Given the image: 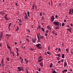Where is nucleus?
<instances>
[{
  "label": "nucleus",
  "mask_w": 73,
  "mask_h": 73,
  "mask_svg": "<svg viewBox=\"0 0 73 73\" xmlns=\"http://www.w3.org/2000/svg\"><path fill=\"white\" fill-rule=\"evenodd\" d=\"M35 3H33L32 6V8L31 9L32 10H35V11H37V6H36L35 5Z\"/></svg>",
  "instance_id": "f257e3e1"
},
{
  "label": "nucleus",
  "mask_w": 73,
  "mask_h": 73,
  "mask_svg": "<svg viewBox=\"0 0 73 73\" xmlns=\"http://www.w3.org/2000/svg\"><path fill=\"white\" fill-rule=\"evenodd\" d=\"M18 69V71H24V68L22 67H17Z\"/></svg>",
  "instance_id": "f03ea898"
},
{
  "label": "nucleus",
  "mask_w": 73,
  "mask_h": 73,
  "mask_svg": "<svg viewBox=\"0 0 73 73\" xmlns=\"http://www.w3.org/2000/svg\"><path fill=\"white\" fill-rule=\"evenodd\" d=\"M41 45V44L40 43H39L36 44V46L38 49H41L42 48L41 46H40Z\"/></svg>",
  "instance_id": "7ed1b4c3"
},
{
  "label": "nucleus",
  "mask_w": 73,
  "mask_h": 73,
  "mask_svg": "<svg viewBox=\"0 0 73 73\" xmlns=\"http://www.w3.org/2000/svg\"><path fill=\"white\" fill-rule=\"evenodd\" d=\"M72 13H73V9H71L69 10V15H72Z\"/></svg>",
  "instance_id": "20e7f679"
},
{
  "label": "nucleus",
  "mask_w": 73,
  "mask_h": 73,
  "mask_svg": "<svg viewBox=\"0 0 73 73\" xmlns=\"http://www.w3.org/2000/svg\"><path fill=\"white\" fill-rule=\"evenodd\" d=\"M53 23L54 25H57V26H59V25H60V23L58 21L54 22Z\"/></svg>",
  "instance_id": "39448f33"
},
{
  "label": "nucleus",
  "mask_w": 73,
  "mask_h": 73,
  "mask_svg": "<svg viewBox=\"0 0 73 73\" xmlns=\"http://www.w3.org/2000/svg\"><path fill=\"white\" fill-rule=\"evenodd\" d=\"M54 20V17L53 16H51V22H53V21Z\"/></svg>",
  "instance_id": "423d86ee"
},
{
  "label": "nucleus",
  "mask_w": 73,
  "mask_h": 73,
  "mask_svg": "<svg viewBox=\"0 0 73 73\" xmlns=\"http://www.w3.org/2000/svg\"><path fill=\"white\" fill-rule=\"evenodd\" d=\"M25 16L24 17V19L25 20H27V19H28V16H27V14L26 13H25Z\"/></svg>",
  "instance_id": "0eeeda50"
},
{
  "label": "nucleus",
  "mask_w": 73,
  "mask_h": 73,
  "mask_svg": "<svg viewBox=\"0 0 73 73\" xmlns=\"http://www.w3.org/2000/svg\"><path fill=\"white\" fill-rule=\"evenodd\" d=\"M25 61L26 62V64H28V63L29 62H28L29 61L28 60H27V58H25Z\"/></svg>",
  "instance_id": "6e6552de"
},
{
  "label": "nucleus",
  "mask_w": 73,
  "mask_h": 73,
  "mask_svg": "<svg viewBox=\"0 0 73 73\" xmlns=\"http://www.w3.org/2000/svg\"><path fill=\"white\" fill-rule=\"evenodd\" d=\"M32 42H33L34 43H35V42H36V38H35L33 39Z\"/></svg>",
  "instance_id": "1a4fd4ad"
},
{
  "label": "nucleus",
  "mask_w": 73,
  "mask_h": 73,
  "mask_svg": "<svg viewBox=\"0 0 73 73\" xmlns=\"http://www.w3.org/2000/svg\"><path fill=\"white\" fill-rule=\"evenodd\" d=\"M10 53L11 54H13V56H15V53H14V52L10 51Z\"/></svg>",
  "instance_id": "9d476101"
},
{
  "label": "nucleus",
  "mask_w": 73,
  "mask_h": 73,
  "mask_svg": "<svg viewBox=\"0 0 73 73\" xmlns=\"http://www.w3.org/2000/svg\"><path fill=\"white\" fill-rule=\"evenodd\" d=\"M38 34H37V37L38 39V41H39V37L38 36H40V35L39 33H38Z\"/></svg>",
  "instance_id": "9b49d317"
},
{
  "label": "nucleus",
  "mask_w": 73,
  "mask_h": 73,
  "mask_svg": "<svg viewBox=\"0 0 73 73\" xmlns=\"http://www.w3.org/2000/svg\"><path fill=\"white\" fill-rule=\"evenodd\" d=\"M4 18L5 20H9V19L7 17V15L5 16L4 17Z\"/></svg>",
  "instance_id": "f8f14e48"
},
{
  "label": "nucleus",
  "mask_w": 73,
  "mask_h": 73,
  "mask_svg": "<svg viewBox=\"0 0 73 73\" xmlns=\"http://www.w3.org/2000/svg\"><path fill=\"white\" fill-rule=\"evenodd\" d=\"M39 64H40L41 66H42V67L43 66V62H41L39 63Z\"/></svg>",
  "instance_id": "ddd939ff"
},
{
  "label": "nucleus",
  "mask_w": 73,
  "mask_h": 73,
  "mask_svg": "<svg viewBox=\"0 0 73 73\" xmlns=\"http://www.w3.org/2000/svg\"><path fill=\"white\" fill-rule=\"evenodd\" d=\"M47 28L48 29V30H50V26L48 25L47 26Z\"/></svg>",
  "instance_id": "4468645a"
},
{
  "label": "nucleus",
  "mask_w": 73,
  "mask_h": 73,
  "mask_svg": "<svg viewBox=\"0 0 73 73\" xmlns=\"http://www.w3.org/2000/svg\"><path fill=\"white\" fill-rule=\"evenodd\" d=\"M39 38L40 39H42V38H44V36L42 35L41 36L39 37Z\"/></svg>",
  "instance_id": "2eb2a0df"
},
{
  "label": "nucleus",
  "mask_w": 73,
  "mask_h": 73,
  "mask_svg": "<svg viewBox=\"0 0 73 73\" xmlns=\"http://www.w3.org/2000/svg\"><path fill=\"white\" fill-rule=\"evenodd\" d=\"M37 29H41V27L40 26H38Z\"/></svg>",
  "instance_id": "dca6fc26"
},
{
  "label": "nucleus",
  "mask_w": 73,
  "mask_h": 73,
  "mask_svg": "<svg viewBox=\"0 0 73 73\" xmlns=\"http://www.w3.org/2000/svg\"><path fill=\"white\" fill-rule=\"evenodd\" d=\"M56 56H57L58 57H61V56H60V55L59 54H56Z\"/></svg>",
  "instance_id": "f3484780"
},
{
  "label": "nucleus",
  "mask_w": 73,
  "mask_h": 73,
  "mask_svg": "<svg viewBox=\"0 0 73 73\" xmlns=\"http://www.w3.org/2000/svg\"><path fill=\"white\" fill-rule=\"evenodd\" d=\"M67 70L66 69H65L63 71H62V72L63 73H64V72H67Z\"/></svg>",
  "instance_id": "a211bd4d"
},
{
  "label": "nucleus",
  "mask_w": 73,
  "mask_h": 73,
  "mask_svg": "<svg viewBox=\"0 0 73 73\" xmlns=\"http://www.w3.org/2000/svg\"><path fill=\"white\" fill-rule=\"evenodd\" d=\"M65 56V55H64V54H62V58H65V57H64Z\"/></svg>",
  "instance_id": "6ab92c4d"
},
{
  "label": "nucleus",
  "mask_w": 73,
  "mask_h": 73,
  "mask_svg": "<svg viewBox=\"0 0 73 73\" xmlns=\"http://www.w3.org/2000/svg\"><path fill=\"white\" fill-rule=\"evenodd\" d=\"M27 15H28V17H30V13H29V12L28 11H27Z\"/></svg>",
  "instance_id": "aec40b11"
},
{
  "label": "nucleus",
  "mask_w": 73,
  "mask_h": 73,
  "mask_svg": "<svg viewBox=\"0 0 73 73\" xmlns=\"http://www.w3.org/2000/svg\"><path fill=\"white\" fill-rule=\"evenodd\" d=\"M64 67H65V66H66L67 65V63L65 62L64 63Z\"/></svg>",
  "instance_id": "412c9836"
},
{
  "label": "nucleus",
  "mask_w": 73,
  "mask_h": 73,
  "mask_svg": "<svg viewBox=\"0 0 73 73\" xmlns=\"http://www.w3.org/2000/svg\"><path fill=\"white\" fill-rule=\"evenodd\" d=\"M7 47L9 49H11V47H10V46H9L8 45L7 46Z\"/></svg>",
  "instance_id": "4be33fe9"
},
{
  "label": "nucleus",
  "mask_w": 73,
  "mask_h": 73,
  "mask_svg": "<svg viewBox=\"0 0 73 73\" xmlns=\"http://www.w3.org/2000/svg\"><path fill=\"white\" fill-rule=\"evenodd\" d=\"M65 25V23H63L62 24V27H64V25Z\"/></svg>",
  "instance_id": "5701e85b"
},
{
  "label": "nucleus",
  "mask_w": 73,
  "mask_h": 73,
  "mask_svg": "<svg viewBox=\"0 0 73 73\" xmlns=\"http://www.w3.org/2000/svg\"><path fill=\"white\" fill-rule=\"evenodd\" d=\"M42 60H43V59H40V60H38V61L39 62H41V61H42Z\"/></svg>",
  "instance_id": "b1692460"
},
{
  "label": "nucleus",
  "mask_w": 73,
  "mask_h": 73,
  "mask_svg": "<svg viewBox=\"0 0 73 73\" xmlns=\"http://www.w3.org/2000/svg\"><path fill=\"white\" fill-rule=\"evenodd\" d=\"M41 30L42 31H43V32H44V29L42 27L41 28Z\"/></svg>",
  "instance_id": "393cba45"
},
{
  "label": "nucleus",
  "mask_w": 73,
  "mask_h": 73,
  "mask_svg": "<svg viewBox=\"0 0 73 73\" xmlns=\"http://www.w3.org/2000/svg\"><path fill=\"white\" fill-rule=\"evenodd\" d=\"M3 61H2L1 62V64H2V66H4V63H3Z\"/></svg>",
  "instance_id": "a878e982"
},
{
  "label": "nucleus",
  "mask_w": 73,
  "mask_h": 73,
  "mask_svg": "<svg viewBox=\"0 0 73 73\" xmlns=\"http://www.w3.org/2000/svg\"><path fill=\"white\" fill-rule=\"evenodd\" d=\"M19 26H18L17 27V28L15 30L16 31H17L18 30H19Z\"/></svg>",
  "instance_id": "bb28decb"
},
{
  "label": "nucleus",
  "mask_w": 73,
  "mask_h": 73,
  "mask_svg": "<svg viewBox=\"0 0 73 73\" xmlns=\"http://www.w3.org/2000/svg\"><path fill=\"white\" fill-rule=\"evenodd\" d=\"M29 50H34V49L32 48H30Z\"/></svg>",
  "instance_id": "cd10ccee"
},
{
  "label": "nucleus",
  "mask_w": 73,
  "mask_h": 73,
  "mask_svg": "<svg viewBox=\"0 0 73 73\" xmlns=\"http://www.w3.org/2000/svg\"><path fill=\"white\" fill-rule=\"evenodd\" d=\"M66 50L67 53H69V51H68V48H66Z\"/></svg>",
  "instance_id": "c85d7f7f"
},
{
  "label": "nucleus",
  "mask_w": 73,
  "mask_h": 73,
  "mask_svg": "<svg viewBox=\"0 0 73 73\" xmlns=\"http://www.w3.org/2000/svg\"><path fill=\"white\" fill-rule=\"evenodd\" d=\"M18 20H19V22L18 23H21V20H20L19 19H18Z\"/></svg>",
  "instance_id": "c756f323"
},
{
  "label": "nucleus",
  "mask_w": 73,
  "mask_h": 73,
  "mask_svg": "<svg viewBox=\"0 0 73 73\" xmlns=\"http://www.w3.org/2000/svg\"><path fill=\"white\" fill-rule=\"evenodd\" d=\"M17 57H18L19 56V53L18 52H17Z\"/></svg>",
  "instance_id": "7c9ffc66"
},
{
  "label": "nucleus",
  "mask_w": 73,
  "mask_h": 73,
  "mask_svg": "<svg viewBox=\"0 0 73 73\" xmlns=\"http://www.w3.org/2000/svg\"><path fill=\"white\" fill-rule=\"evenodd\" d=\"M52 63H51L50 65V68H52Z\"/></svg>",
  "instance_id": "2f4dec72"
},
{
  "label": "nucleus",
  "mask_w": 73,
  "mask_h": 73,
  "mask_svg": "<svg viewBox=\"0 0 73 73\" xmlns=\"http://www.w3.org/2000/svg\"><path fill=\"white\" fill-rule=\"evenodd\" d=\"M55 29H59V27H56Z\"/></svg>",
  "instance_id": "473e14b6"
},
{
  "label": "nucleus",
  "mask_w": 73,
  "mask_h": 73,
  "mask_svg": "<svg viewBox=\"0 0 73 73\" xmlns=\"http://www.w3.org/2000/svg\"><path fill=\"white\" fill-rule=\"evenodd\" d=\"M3 33L1 34L0 37L1 38L3 37Z\"/></svg>",
  "instance_id": "72a5a7b5"
},
{
  "label": "nucleus",
  "mask_w": 73,
  "mask_h": 73,
  "mask_svg": "<svg viewBox=\"0 0 73 73\" xmlns=\"http://www.w3.org/2000/svg\"><path fill=\"white\" fill-rule=\"evenodd\" d=\"M47 54H50V52H49L47 51Z\"/></svg>",
  "instance_id": "f704fd0d"
},
{
  "label": "nucleus",
  "mask_w": 73,
  "mask_h": 73,
  "mask_svg": "<svg viewBox=\"0 0 73 73\" xmlns=\"http://www.w3.org/2000/svg\"><path fill=\"white\" fill-rule=\"evenodd\" d=\"M58 50V51H60V52H61V48H59Z\"/></svg>",
  "instance_id": "c9c22d12"
},
{
  "label": "nucleus",
  "mask_w": 73,
  "mask_h": 73,
  "mask_svg": "<svg viewBox=\"0 0 73 73\" xmlns=\"http://www.w3.org/2000/svg\"><path fill=\"white\" fill-rule=\"evenodd\" d=\"M68 29H69V32H70V33H71V30H70V29L69 28H68Z\"/></svg>",
  "instance_id": "e433bc0d"
},
{
  "label": "nucleus",
  "mask_w": 73,
  "mask_h": 73,
  "mask_svg": "<svg viewBox=\"0 0 73 73\" xmlns=\"http://www.w3.org/2000/svg\"><path fill=\"white\" fill-rule=\"evenodd\" d=\"M40 15L41 16H42V12L40 13Z\"/></svg>",
  "instance_id": "4c0bfd02"
},
{
  "label": "nucleus",
  "mask_w": 73,
  "mask_h": 73,
  "mask_svg": "<svg viewBox=\"0 0 73 73\" xmlns=\"http://www.w3.org/2000/svg\"><path fill=\"white\" fill-rule=\"evenodd\" d=\"M26 73H28V70H27V69H26Z\"/></svg>",
  "instance_id": "58836bf2"
},
{
  "label": "nucleus",
  "mask_w": 73,
  "mask_h": 73,
  "mask_svg": "<svg viewBox=\"0 0 73 73\" xmlns=\"http://www.w3.org/2000/svg\"><path fill=\"white\" fill-rule=\"evenodd\" d=\"M16 49L17 50V52H18V51H19V50H18V48H16Z\"/></svg>",
  "instance_id": "ea45409f"
},
{
  "label": "nucleus",
  "mask_w": 73,
  "mask_h": 73,
  "mask_svg": "<svg viewBox=\"0 0 73 73\" xmlns=\"http://www.w3.org/2000/svg\"><path fill=\"white\" fill-rule=\"evenodd\" d=\"M38 71L39 72H40V71H41V69H40V68L38 69Z\"/></svg>",
  "instance_id": "a19ab883"
},
{
  "label": "nucleus",
  "mask_w": 73,
  "mask_h": 73,
  "mask_svg": "<svg viewBox=\"0 0 73 73\" xmlns=\"http://www.w3.org/2000/svg\"><path fill=\"white\" fill-rule=\"evenodd\" d=\"M39 59H41V56H40L39 57Z\"/></svg>",
  "instance_id": "79ce46f5"
},
{
  "label": "nucleus",
  "mask_w": 73,
  "mask_h": 73,
  "mask_svg": "<svg viewBox=\"0 0 73 73\" xmlns=\"http://www.w3.org/2000/svg\"><path fill=\"white\" fill-rule=\"evenodd\" d=\"M44 54H45L46 55H47V54H46V52H45L44 53Z\"/></svg>",
  "instance_id": "37998d69"
},
{
  "label": "nucleus",
  "mask_w": 73,
  "mask_h": 73,
  "mask_svg": "<svg viewBox=\"0 0 73 73\" xmlns=\"http://www.w3.org/2000/svg\"><path fill=\"white\" fill-rule=\"evenodd\" d=\"M70 25L71 26V27H72V26H73V24H72V23H71L70 24Z\"/></svg>",
  "instance_id": "c03bdc74"
},
{
  "label": "nucleus",
  "mask_w": 73,
  "mask_h": 73,
  "mask_svg": "<svg viewBox=\"0 0 73 73\" xmlns=\"http://www.w3.org/2000/svg\"><path fill=\"white\" fill-rule=\"evenodd\" d=\"M57 17H58L57 15H55L56 18V19L57 18Z\"/></svg>",
  "instance_id": "a18cd8bd"
},
{
  "label": "nucleus",
  "mask_w": 73,
  "mask_h": 73,
  "mask_svg": "<svg viewBox=\"0 0 73 73\" xmlns=\"http://www.w3.org/2000/svg\"><path fill=\"white\" fill-rule=\"evenodd\" d=\"M45 36H48V34H45Z\"/></svg>",
  "instance_id": "49530a36"
},
{
  "label": "nucleus",
  "mask_w": 73,
  "mask_h": 73,
  "mask_svg": "<svg viewBox=\"0 0 73 73\" xmlns=\"http://www.w3.org/2000/svg\"><path fill=\"white\" fill-rule=\"evenodd\" d=\"M26 39L27 41L28 42H29V40L27 38H26Z\"/></svg>",
  "instance_id": "de8ad7c7"
},
{
  "label": "nucleus",
  "mask_w": 73,
  "mask_h": 73,
  "mask_svg": "<svg viewBox=\"0 0 73 73\" xmlns=\"http://www.w3.org/2000/svg\"><path fill=\"white\" fill-rule=\"evenodd\" d=\"M7 60H8V61H9V58H7Z\"/></svg>",
  "instance_id": "09e8293b"
},
{
  "label": "nucleus",
  "mask_w": 73,
  "mask_h": 73,
  "mask_svg": "<svg viewBox=\"0 0 73 73\" xmlns=\"http://www.w3.org/2000/svg\"><path fill=\"white\" fill-rule=\"evenodd\" d=\"M21 63H22V64H23V61H21Z\"/></svg>",
  "instance_id": "8fccbe9b"
},
{
  "label": "nucleus",
  "mask_w": 73,
  "mask_h": 73,
  "mask_svg": "<svg viewBox=\"0 0 73 73\" xmlns=\"http://www.w3.org/2000/svg\"><path fill=\"white\" fill-rule=\"evenodd\" d=\"M15 4L17 6H18V5H17V3H16Z\"/></svg>",
  "instance_id": "3c124183"
},
{
  "label": "nucleus",
  "mask_w": 73,
  "mask_h": 73,
  "mask_svg": "<svg viewBox=\"0 0 73 73\" xmlns=\"http://www.w3.org/2000/svg\"><path fill=\"white\" fill-rule=\"evenodd\" d=\"M55 36H57V33H55Z\"/></svg>",
  "instance_id": "603ef678"
},
{
  "label": "nucleus",
  "mask_w": 73,
  "mask_h": 73,
  "mask_svg": "<svg viewBox=\"0 0 73 73\" xmlns=\"http://www.w3.org/2000/svg\"><path fill=\"white\" fill-rule=\"evenodd\" d=\"M66 20H64V23H65V22H66Z\"/></svg>",
  "instance_id": "864d4df0"
},
{
  "label": "nucleus",
  "mask_w": 73,
  "mask_h": 73,
  "mask_svg": "<svg viewBox=\"0 0 73 73\" xmlns=\"http://www.w3.org/2000/svg\"><path fill=\"white\" fill-rule=\"evenodd\" d=\"M11 25V23H10V24L9 25V27L10 25Z\"/></svg>",
  "instance_id": "5fc2aeb1"
},
{
  "label": "nucleus",
  "mask_w": 73,
  "mask_h": 73,
  "mask_svg": "<svg viewBox=\"0 0 73 73\" xmlns=\"http://www.w3.org/2000/svg\"><path fill=\"white\" fill-rule=\"evenodd\" d=\"M15 45H16V44H17V42H15Z\"/></svg>",
  "instance_id": "6e6d98bb"
},
{
  "label": "nucleus",
  "mask_w": 73,
  "mask_h": 73,
  "mask_svg": "<svg viewBox=\"0 0 73 73\" xmlns=\"http://www.w3.org/2000/svg\"><path fill=\"white\" fill-rule=\"evenodd\" d=\"M46 33H48V30H47V31L46 32Z\"/></svg>",
  "instance_id": "4d7b16f0"
},
{
  "label": "nucleus",
  "mask_w": 73,
  "mask_h": 73,
  "mask_svg": "<svg viewBox=\"0 0 73 73\" xmlns=\"http://www.w3.org/2000/svg\"><path fill=\"white\" fill-rule=\"evenodd\" d=\"M19 26H21V23H19Z\"/></svg>",
  "instance_id": "13d9d810"
},
{
  "label": "nucleus",
  "mask_w": 73,
  "mask_h": 73,
  "mask_svg": "<svg viewBox=\"0 0 73 73\" xmlns=\"http://www.w3.org/2000/svg\"><path fill=\"white\" fill-rule=\"evenodd\" d=\"M58 59H60V58H59V57H58V58H57V60H58Z\"/></svg>",
  "instance_id": "bf43d9fd"
},
{
  "label": "nucleus",
  "mask_w": 73,
  "mask_h": 73,
  "mask_svg": "<svg viewBox=\"0 0 73 73\" xmlns=\"http://www.w3.org/2000/svg\"><path fill=\"white\" fill-rule=\"evenodd\" d=\"M61 3H59V6H60V5H61Z\"/></svg>",
  "instance_id": "052dcab7"
},
{
  "label": "nucleus",
  "mask_w": 73,
  "mask_h": 73,
  "mask_svg": "<svg viewBox=\"0 0 73 73\" xmlns=\"http://www.w3.org/2000/svg\"><path fill=\"white\" fill-rule=\"evenodd\" d=\"M1 46H2V44H0V47H1Z\"/></svg>",
  "instance_id": "680f3d73"
},
{
  "label": "nucleus",
  "mask_w": 73,
  "mask_h": 73,
  "mask_svg": "<svg viewBox=\"0 0 73 73\" xmlns=\"http://www.w3.org/2000/svg\"><path fill=\"white\" fill-rule=\"evenodd\" d=\"M52 33H53V34H54V31H52Z\"/></svg>",
  "instance_id": "e2e57ef3"
},
{
  "label": "nucleus",
  "mask_w": 73,
  "mask_h": 73,
  "mask_svg": "<svg viewBox=\"0 0 73 73\" xmlns=\"http://www.w3.org/2000/svg\"><path fill=\"white\" fill-rule=\"evenodd\" d=\"M67 27H69V25H67Z\"/></svg>",
  "instance_id": "0e129e2a"
},
{
  "label": "nucleus",
  "mask_w": 73,
  "mask_h": 73,
  "mask_svg": "<svg viewBox=\"0 0 73 73\" xmlns=\"http://www.w3.org/2000/svg\"><path fill=\"white\" fill-rule=\"evenodd\" d=\"M64 60H62V62H64Z\"/></svg>",
  "instance_id": "69168bd1"
},
{
  "label": "nucleus",
  "mask_w": 73,
  "mask_h": 73,
  "mask_svg": "<svg viewBox=\"0 0 73 73\" xmlns=\"http://www.w3.org/2000/svg\"><path fill=\"white\" fill-rule=\"evenodd\" d=\"M20 60L21 59V57L20 56L19 58Z\"/></svg>",
  "instance_id": "338daca9"
},
{
  "label": "nucleus",
  "mask_w": 73,
  "mask_h": 73,
  "mask_svg": "<svg viewBox=\"0 0 73 73\" xmlns=\"http://www.w3.org/2000/svg\"><path fill=\"white\" fill-rule=\"evenodd\" d=\"M37 73H40V72H38V71H36Z\"/></svg>",
  "instance_id": "774afa93"
}]
</instances>
